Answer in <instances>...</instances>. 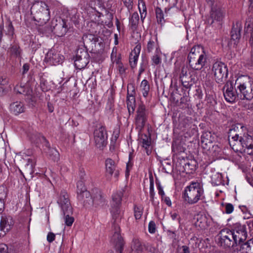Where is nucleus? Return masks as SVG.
Returning <instances> with one entry per match:
<instances>
[{
    "label": "nucleus",
    "instance_id": "nucleus-36",
    "mask_svg": "<svg viewBox=\"0 0 253 253\" xmlns=\"http://www.w3.org/2000/svg\"><path fill=\"white\" fill-rule=\"evenodd\" d=\"M140 90L144 97H146L148 96V92L150 90V86L147 80H143L141 82L140 84Z\"/></svg>",
    "mask_w": 253,
    "mask_h": 253
},
{
    "label": "nucleus",
    "instance_id": "nucleus-42",
    "mask_svg": "<svg viewBox=\"0 0 253 253\" xmlns=\"http://www.w3.org/2000/svg\"><path fill=\"white\" fill-rule=\"evenodd\" d=\"M134 213L135 218L136 219H140L143 213L142 208L141 207L134 206Z\"/></svg>",
    "mask_w": 253,
    "mask_h": 253
},
{
    "label": "nucleus",
    "instance_id": "nucleus-34",
    "mask_svg": "<svg viewBox=\"0 0 253 253\" xmlns=\"http://www.w3.org/2000/svg\"><path fill=\"white\" fill-rule=\"evenodd\" d=\"M58 36L62 37L65 35L67 32V27L65 22L62 20V23L56 25L55 27Z\"/></svg>",
    "mask_w": 253,
    "mask_h": 253
},
{
    "label": "nucleus",
    "instance_id": "nucleus-5",
    "mask_svg": "<svg viewBox=\"0 0 253 253\" xmlns=\"http://www.w3.org/2000/svg\"><path fill=\"white\" fill-rule=\"evenodd\" d=\"M211 74L213 76V79L217 83H223L226 81L228 77L227 66L221 61H215L212 65Z\"/></svg>",
    "mask_w": 253,
    "mask_h": 253
},
{
    "label": "nucleus",
    "instance_id": "nucleus-40",
    "mask_svg": "<svg viewBox=\"0 0 253 253\" xmlns=\"http://www.w3.org/2000/svg\"><path fill=\"white\" fill-rule=\"evenodd\" d=\"M139 15L137 12L133 13L129 19V23L132 26H135L139 21Z\"/></svg>",
    "mask_w": 253,
    "mask_h": 253
},
{
    "label": "nucleus",
    "instance_id": "nucleus-14",
    "mask_svg": "<svg viewBox=\"0 0 253 253\" xmlns=\"http://www.w3.org/2000/svg\"><path fill=\"white\" fill-rule=\"evenodd\" d=\"M64 60L63 55L60 54L54 50L48 51L45 55L44 61L50 65H56L60 64Z\"/></svg>",
    "mask_w": 253,
    "mask_h": 253
},
{
    "label": "nucleus",
    "instance_id": "nucleus-2",
    "mask_svg": "<svg viewBox=\"0 0 253 253\" xmlns=\"http://www.w3.org/2000/svg\"><path fill=\"white\" fill-rule=\"evenodd\" d=\"M234 86L243 99L251 100L253 98V79L249 76H241L235 80Z\"/></svg>",
    "mask_w": 253,
    "mask_h": 253
},
{
    "label": "nucleus",
    "instance_id": "nucleus-18",
    "mask_svg": "<svg viewBox=\"0 0 253 253\" xmlns=\"http://www.w3.org/2000/svg\"><path fill=\"white\" fill-rule=\"evenodd\" d=\"M104 202V198L101 191L97 188L93 189L91 190V195L90 204L95 206L102 205Z\"/></svg>",
    "mask_w": 253,
    "mask_h": 253
},
{
    "label": "nucleus",
    "instance_id": "nucleus-11",
    "mask_svg": "<svg viewBox=\"0 0 253 253\" xmlns=\"http://www.w3.org/2000/svg\"><path fill=\"white\" fill-rule=\"evenodd\" d=\"M94 141L96 147L102 149L107 143V133L104 127L100 126L94 131Z\"/></svg>",
    "mask_w": 253,
    "mask_h": 253
},
{
    "label": "nucleus",
    "instance_id": "nucleus-1",
    "mask_svg": "<svg viewBox=\"0 0 253 253\" xmlns=\"http://www.w3.org/2000/svg\"><path fill=\"white\" fill-rule=\"evenodd\" d=\"M204 197L203 184L198 182H191L185 187L182 194L184 201L189 205L195 204Z\"/></svg>",
    "mask_w": 253,
    "mask_h": 253
},
{
    "label": "nucleus",
    "instance_id": "nucleus-33",
    "mask_svg": "<svg viewBox=\"0 0 253 253\" xmlns=\"http://www.w3.org/2000/svg\"><path fill=\"white\" fill-rule=\"evenodd\" d=\"M126 104L129 112H130L131 110L133 112L134 110L135 99L133 94H129L128 91L127 92Z\"/></svg>",
    "mask_w": 253,
    "mask_h": 253
},
{
    "label": "nucleus",
    "instance_id": "nucleus-4",
    "mask_svg": "<svg viewBox=\"0 0 253 253\" xmlns=\"http://www.w3.org/2000/svg\"><path fill=\"white\" fill-rule=\"evenodd\" d=\"M57 203L65 216V223L67 226H71L74 221V219L73 217L70 216V214L72 212V209L69 200L68 195L66 192L63 191L61 192Z\"/></svg>",
    "mask_w": 253,
    "mask_h": 253
},
{
    "label": "nucleus",
    "instance_id": "nucleus-54",
    "mask_svg": "<svg viewBox=\"0 0 253 253\" xmlns=\"http://www.w3.org/2000/svg\"><path fill=\"white\" fill-rule=\"evenodd\" d=\"M55 238V235L52 232H49L47 235V241L49 243L52 242Z\"/></svg>",
    "mask_w": 253,
    "mask_h": 253
},
{
    "label": "nucleus",
    "instance_id": "nucleus-30",
    "mask_svg": "<svg viewBox=\"0 0 253 253\" xmlns=\"http://www.w3.org/2000/svg\"><path fill=\"white\" fill-rule=\"evenodd\" d=\"M14 91L17 93L22 94L26 95H28L31 94V90L27 86L23 84H18L14 87Z\"/></svg>",
    "mask_w": 253,
    "mask_h": 253
},
{
    "label": "nucleus",
    "instance_id": "nucleus-52",
    "mask_svg": "<svg viewBox=\"0 0 253 253\" xmlns=\"http://www.w3.org/2000/svg\"><path fill=\"white\" fill-rule=\"evenodd\" d=\"M239 207L244 213L248 214L249 216H248L247 217L248 218H249V216L251 215V214L250 213V211L249 210V208H248L246 206H241Z\"/></svg>",
    "mask_w": 253,
    "mask_h": 253
},
{
    "label": "nucleus",
    "instance_id": "nucleus-47",
    "mask_svg": "<svg viewBox=\"0 0 253 253\" xmlns=\"http://www.w3.org/2000/svg\"><path fill=\"white\" fill-rule=\"evenodd\" d=\"M141 46L140 44H137L133 50L131 52L130 54H133L135 55L138 56L139 55L140 51H141Z\"/></svg>",
    "mask_w": 253,
    "mask_h": 253
},
{
    "label": "nucleus",
    "instance_id": "nucleus-9",
    "mask_svg": "<svg viewBox=\"0 0 253 253\" xmlns=\"http://www.w3.org/2000/svg\"><path fill=\"white\" fill-rule=\"evenodd\" d=\"M37 6L39 7V11H37L35 17L40 24H44L50 19V16L49 7L44 2L38 3Z\"/></svg>",
    "mask_w": 253,
    "mask_h": 253
},
{
    "label": "nucleus",
    "instance_id": "nucleus-55",
    "mask_svg": "<svg viewBox=\"0 0 253 253\" xmlns=\"http://www.w3.org/2000/svg\"><path fill=\"white\" fill-rule=\"evenodd\" d=\"M157 188L158 190L159 194L162 196V199H164V197L165 196V192L163 190L162 186L160 183H157Z\"/></svg>",
    "mask_w": 253,
    "mask_h": 253
},
{
    "label": "nucleus",
    "instance_id": "nucleus-57",
    "mask_svg": "<svg viewBox=\"0 0 253 253\" xmlns=\"http://www.w3.org/2000/svg\"><path fill=\"white\" fill-rule=\"evenodd\" d=\"M170 217L173 220H177L179 222H180V216L177 213L175 212H171Z\"/></svg>",
    "mask_w": 253,
    "mask_h": 253
},
{
    "label": "nucleus",
    "instance_id": "nucleus-26",
    "mask_svg": "<svg viewBox=\"0 0 253 253\" xmlns=\"http://www.w3.org/2000/svg\"><path fill=\"white\" fill-rule=\"evenodd\" d=\"M106 172L111 175L114 173L115 177H117L119 174V170L116 169V164L114 161L111 159H107L105 162Z\"/></svg>",
    "mask_w": 253,
    "mask_h": 253
},
{
    "label": "nucleus",
    "instance_id": "nucleus-50",
    "mask_svg": "<svg viewBox=\"0 0 253 253\" xmlns=\"http://www.w3.org/2000/svg\"><path fill=\"white\" fill-rule=\"evenodd\" d=\"M11 52L15 56H18L20 55V50L18 47L16 46H13L11 48Z\"/></svg>",
    "mask_w": 253,
    "mask_h": 253
},
{
    "label": "nucleus",
    "instance_id": "nucleus-23",
    "mask_svg": "<svg viewBox=\"0 0 253 253\" xmlns=\"http://www.w3.org/2000/svg\"><path fill=\"white\" fill-rule=\"evenodd\" d=\"M242 28V24L241 21H237L233 24V28L231 32V37L232 42H234V44H236L240 38V32Z\"/></svg>",
    "mask_w": 253,
    "mask_h": 253
},
{
    "label": "nucleus",
    "instance_id": "nucleus-59",
    "mask_svg": "<svg viewBox=\"0 0 253 253\" xmlns=\"http://www.w3.org/2000/svg\"><path fill=\"white\" fill-rule=\"evenodd\" d=\"M117 68L120 74H123L125 72V68L122 63H117Z\"/></svg>",
    "mask_w": 253,
    "mask_h": 253
},
{
    "label": "nucleus",
    "instance_id": "nucleus-6",
    "mask_svg": "<svg viewBox=\"0 0 253 253\" xmlns=\"http://www.w3.org/2000/svg\"><path fill=\"white\" fill-rule=\"evenodd\" d=\"M126 187H124L120 191L114 193L112 195L111 212L112 216L116 220L122 217L123 212L120 207L121 204L122 197L125 193Z\"/></svg>",
    "mask_w": 253,
    "mask_h": 253
},
{
    "label": "nucleus",
    "instance_id": "nucleus-3",
    "mask_svg": "<svg viewBox=\"0 0 253 253\" xmlns=\"http://www.w3.org/2000/svg\"><path fill=\"white\" fill-rule=\"evenodd\" d=\"M188 58L190 66L194 70L202 69L206 61L205 53L200 46H195L191 49Z\"/></svg>",
    "mask_w": 253,
    "mask_h": 253
},
{
    "label": "nucleus",
    "instance_id": "nucleus-60",
    "mask_svg": "<svg viewBox=\"0 0 253 253\" xmlns=\"http://www.w3.org/2000/svg\"><path fill=\"white\" fill-rule=\"evenodd\" d=\"M125 5L128 8H129L132 6V0H122Z\"/></svg>",
    "mask_w": 253,
    "mask_h": 253
},
{
    "label": "nucleus",
    "instance_id": "nucleus-7",
    "mask_svg": "<svg viewBox=\"0 0 253 253\" xmlns=\"http://www.w3.org/2000/svg\"><path fill=\"white\" fill-rule=\"evenodd\" d=\"M219 243L225 248H230L236 245L231 229L224 228L219 232Z\"/></svg>",
    "mask_w": 253,
    "mask_h": 253
},
{
    "label": "nucleus",
    "instance_id": "nucleus-35",
    "mask_svg": "<svg viewBox=\"0 0 253 253\" xmlns=\"http://www.w3.org/2000/svg\"><path fill=\"white\" fill-rule=\"evenodd\" d=\"M131 248L132 250H135L138 252H142L143 246L142 245L139 239H133L131 244Z\"/></svg>",
    "mask_w": 253,
    "mask_h": 253
},
{
    "label": "nucleus",
    "instance_id": "nucleus-32",
    "mask_svg": "<svg viewBox=\"0 0 253 253\" xmlns=\"http://www.w3.org/2000/svg\"><path fill=\"white\" fill-rule=\"evenodd\" d=\"M138 7L140 13V17L143 20L147 15V8L144 0H138Z\"/></svg>",
    "mask_w": 253,
    "mask_h": 253
},
{
    "label": "nucleus",
    "instance_id": "nucleus-22",
    "mask_svg": "<svg viewBox=\"0 0 253 253\" xmlns=\"http://www.w3.org/2000/svg\"><path fill=\"white\" fill-rule=\"evenodd\" d=\"M225 13V11L220 7L212 8L211 12V23L222 21Z\"/></svg>",
    "mask_w": 253,
    "mask_h": 253
},
{
    "label": "nucleus",
    "instance_id": "nucleus-20",
    "mask_svg": "<svg viewBox=\"0 0 253 253\" xmlns=\"http://www.w3.org/2000/svg\"><path fill=\"white\" fill-rule=\"evenodd\" d=\"M237 143L241 145L243 149H245V151L246 149L247 150V152L248 154L252 153L253 151V139L251 136L248 135L244 136V137H241L239 142H237Z\"/></svg>",
    "mask_w": 253,
    "mask_h": 253
},
{
    "label": "nucleus",
    "instance_id": "nucleus-46",
    "mask_svg": "<svg viewBox=\"0 0 253 253\" xmlns=\"http://www.w3.org/2000/svg\"><path fill=\"white\" fill-rule=\"evenodd\" d=\"M144 247L147 251L152 253H156L157 252V249L152 246V245L149 243H147L146 244L144 245Z\"/></svg>",
    "mask_w": 253,
    "mask_h": 253
},
{
    "label": "nucleus",
    "instance_id": "nucleus-44",
    "mask_svg": "<svg viewBox=\"0 0 253 253\" xmlns=\"http://www.w3.org/2000/svg\"><path fill=\"white\" fill-rule=\"evenodd\" d=\"M138 57V56L130 54L129 63L132 68H134L136 66Z\"/></svg>",
    "mask_w": 253,
    "mask_h": 253
},
{
    "label": "nucleus",
    "instance_id": "nucleus-24",
    "mask_svg": "<svg viewBox=\"0 0 253 253\" xmlns=\"http://www.w3.org/2000/svg\"><path fill=\"white\" fill-rule=\"evenodd\" d=\"M25 106L24 103L21 101H16L10 104L9 110L14 115L17 116L25 111Z\"/></svg>",
    "mask_w": 253,
    "mask_h": 253
},
{
    "label": "nucleus",
    "instance_id": "nucleus-45",
    "mask_svg": "<svg viewBox=\"0 0 253 253\" xmlns=\"http://www.w3.org/2000/svg\"><path fill=\"white\" fill-rule=\"evenodd\" d=\"M185 168L187 169H190L192 170L196 169V162L195 161L191 160L185 164Z\"/></svg>",
    "mask_w": 253,
    "mask_h": 253
},
{
    "label": "nucleus",
    "instance_id": "nucleus-51",
    "mask_svg": "<svg viewBox=\"0 0 253 253\" xmlns=\"http://www.w3.org/2000/svg\"><path fill=\"white\" fill-rule=\"evenodd\" d=\"M77 192H81L84 189H86L84 184L82 181H79L77 183Z\"/></svg>",
    "mask_w": 253,
    "mask_h": 253
},
{
    "label": "nucleus",
    "instance_id": "nucleus-37",
    "mask_svg": "<svg viewBox=\"0 0 253 253\" xmlns=\"http://www.w3.org/2000/svg\"><path fill=\"white\" fill-rule=\"evenodd\" d=\"M149 195L150 197V201L153 203H154L155 193L154 191V183L153 177H150Z\"/></svg>",
    "mask_w": 253,
    "mask_h": 253
},
{
    "label": "nucleus",
    "instance_id": "nucleus-25",
    "mask_svg": "<svg viewBox=\"0 0 253 253\" xmlns=\"http://www.w3.org/2000/svg\"><path fill=\"white\" fill-rule=\"evenodd\" d=\"M245 34L247 37H250V43H253V18L249 17L247 19L245 25Z\"/></svg>",
    "mask_w": 253,
    "mask_h": 253
},
{
    "label": "nucleus",
    "instance_id": "nucleus-63",
    "mask_svg": "<svg viewBox=\"0 0 253 253\" xmlns=\"http://www.w3.org/2000/svg\"><path fill=\"white\" fill-rule=\"evenodd\" d=\"M165 202V203L169 207L171 206V202L170 198L167 196H164V199H162Z\"/></svg>",
    "mask_w": 253,
    "mask_h": 253
},
{
    "label": "nucleus",
    "instance_id": "nucleus-17",
    "mask_svg": "<svg viewBox=\"0 0 253 253\" xmlns=\"http://www.w3.org/2000/svg\"><path fill=\"white\" fill-rule=\"evenodd\" d=\"M189 244H192L193 248H200L201 251L205 253H211V246L208 245L205 241L201 242L197 237L194 236L190 239Z\"/></svg>",
    "mask_w": 253,
    "mask_h": 253
},
{
    "label": "nucleus",
    "instance_id": "nucleus-62",
    "mask_svg": "<svg viewBox=\"0 0 253 253\" xmlns=\"http://www.w3.org/2000/svg\"><path fill=\"white\" fill-rule=\"evenodd\" d=\"M29 67H30V66H29V64L25 63L23 65V67H22L23 74H25V73H26L28 72V71L29 70Z\"/></svg>",
    "mask_w": 253,
    "mask_h": 253
},
{
    "label": "nucleus",
    "instance_id": "nucleus-56",
    "mask_svg": "<svg viewBox=\"0 0 253 253\" xmlns=\"http://www.w3.org/2000/svg\"><path fill=\"white\" fill-rule=\"evenodd\" d=\"M82 40L84 42H87L88 40H93V36L91 35H84L83 36Z\"/></svg>",
    "mask_w": 253,
    "mask_h": 253
},
{
    "label": "nucleus",
    "instance_id": "nucleus-29",
    "mask_svg": "<svg viewBox=\"0 0 253 253\" xmlns=\"http://www.w3.org/2000/svg\"><path fill=\"white\" fill-rule=\"evenodd\" d=\"M77 194L78 198L80 201L90 204L91 192L90 193L86 189H84L81 192H78Z\"/></svg>",
    "mask_w": 253,
    "mask_h": 253
},
{
    "label": "nucleus",
    "instance_id": "nucleus-43",
    "mask_svg": "<svg viewBox=\"0 0 253 253\" xmlns=\"http://www.w3.org/2000/svg\"><path fill=\"white\" fill-rule=\"evenodd\" d=\"M212 183L215 185H219L222 183L221 175L219 173L215 174L212 177Z\"/></svg>",
    "mask_w": 253,
    "mask_h": 253
},
{
    "label": "nucleus",
    "instance_id": "nucleus-64",
    "mask_svg": "<svg viewBox=\"0 0 253 253\" xmlns=\"http://www.w3.org/2000/svg\"><path fill=\"white\" fill-rule=\"evenodd\" d=\"M8 34L10 35H12L13 33L14 28L11 23H10L7 27Z\"/></svg>",
    "mask_w": 253,
    "mask_h": 253
},
{
    "label": "nucleus",
    "instance_id": "nucleus-48",
    "mask_svg": "<svg viewBox=\"0 0 253 253\" xmlns=\"http://www.w3.org/2000/svg\"><path fill=\"white\" fill-rule=\"evenodd\" d=\"M148 230L149 233L153 234L156 231V224L155 223L151 221L148 225Z\"/></svg>",
    "mask_w": 253,
    "mask_h": 253
},
{
    "label": "nucleus",
    "instance_id": "nucleus-13",
    "mask_svg": "<svg viewBox=\"0 0 253 253\" xmlns=\"http://www.w3.org/2000/svg\"><path fill=\"white\" fill-rule=\"evenodd\" d=\"M180 79L184 87L190 88L195 82V79L192 76L187 67H183L180 75Z\"/></svg>",
    "mask_w": 253,
    "mask_h": 253
},
{
    "label": "nucleus",
    "instance_id": "nucleus-38",
    "mask_svg": "<svg viewBox=\"0 0 253 253\" xmlns=\"http://www.w3.org/2000/svg\"><path fill=\"white\" fill-rule=\"evenodd\" d=\"M155 12L158 22L162 24L164 21V14L162 10L159 7H157L155 9Z\"/></svg>",
    "mask_w": 253,
    "mask_h": 253
},
{
    "label": "nucleus",
    "instance_id": "nucleus-39",
    "mask_svg": "<svg viewBox=\"0 0 253 253\" xmlns=\"http://www.w3.org/2000/svg\"><path fill=\"white\" fill-rule=\"evenodd\" d=\"M162 54V52L160 50V52L159 53L155 52L154 55L152 57L151 60L153 63V64L155 65H157L160 64L161 63V55Z\"/></svg>",
    "mask_w": 253,
    "mask_h": 253
},
{
    "label": "nucleus",
    "instance_id": "nucleus-21",
    "mask_svg": "<svg viewBox=\"0 0 253 253\" xmlns=\"http://www.w3.org/2000/svg\"><path fill=\"white\" fill-rule=\"evenodd\" d=\"M215 140V136L210 131H206L201 136V144L204 149H210Z\"/></svg>",
    "mask_w": 253,
    "mask_h": 253
},
{
    "label": "nucleus",
    "instance_id": "nucleus-16",
    "mask_svg": "<svg viewBox=\"0 0 253 253\" xmlns=\"http://www.w3.org/2000/svg\"><path fill=\"white\" fill-rule=\"evenodd\" d=\"M111 242L121 253L123 249L124 240L120 234V228L118 225L114 226V233L111 237Z\"/></svg>",
    "mask_w": 253,
    "mask_h": 253
},
{
    "label": "nucleus",
    "instance_id": "nucleus-15",
    "mask_svg": "<svg viewBox=\"0 0 253 253\" xmlns=\"http://www.w3.org/2000/svg\"><path fill=\"white\" fill-rule=\"evenodd\" d=\"M146 121V115L145 107L144 105H140L137 110V115L135 118L136 128L141 131L145 126Z\"/></svg>",
    "mask_w": 253,
    "mask_h": 253
},
{
    "label": "nucleus",
    "instance_id": "nucleus-58",
    "mask_svg": "<svg viewBox=\"0 0 253 253\" xmlns=\"http://www.w3.org/2000/svg\"><path fill=\"white\" fill-rule=\"evenodd\" d=\"M246 223L250 230V232L253 234V219L247 221Z\"/></svg>",
    "mask_w": 253,
    "mask_h": 253
},
{
    "label": "nucleus",
    "instance_id": "nucleus-28",
    "mask_svg": "<svg viewBox=\"0 0 253 253\" xmlns=\"http://www.w3.org/2000/svg\"><path fill=\"white\" fill-rule=\"evenodd\" d=\"M195 225L202 229L207 228L209 225V221L205 214H199L197 215Z\"/></svg>",
    "mask_w": 253,
    "mask_h": 253
},
{
    "label": "nucleus",
    "instance_id": "nucleus-41",
    "mask_svg": "<svg viewBox=\"0 0 253 253\" xmlns=\"http://www.w3.org/2000/svg\"><path fill=\"white\" fill-rule=\"evenodd\" d=\"M222 206L224 208V212L227 214L231 213L234 211V206L230 203H222Z\"/></svg>",
    "mask_w": 253,
    "mask_h": 253
},
{
    "label": "nucleus",
    "instance_id": "nucleus-27",
    "mask_svg": "<svg viewBox=\"0 0 253 253\" xmlns=\"http://www.w3.org/2000/svg\"><path fill=\"white\" fill-rule=\"evenodd\" d=\"M147 50L148 52H152L155 50V52H160V48L156 36L151 37L150 39L147 46Z\"/></svg>",
    "mask_w": 253,
    "mask_h": 253
},
{
    "label": "nucleus",
    "instance_id": "nucleus-12",
    "mask_svg": "<svg viewBox=\"0 0 253 253\" xmlns=\"http://www.w3.org/2000/svg\"><path fill=\"white\" fill-rule=\"evenodd\" d=\"M234 84L231 81H228L223 87L224 98L227 102L231 103L235 101L238 94L236 88L234 87Z\"/></svg>",
    "mask_w": 253,
    "mask_h": 253
},
{
    "label": "nucleus",
    "instance_id": "nucleus-8",
    "mask_svg": "<svg viewBox=\"0 0 253 253\" xmlns=\"http://www.w3.org/2000/svg\"><path fill=\"white\" fill-rule=\"evenodd\" d=\"M231 230L236 245L240 244L246 240L248 234L245 225L236 223Z\"/></svg>",
    "mask_w": 253,
    "mask_h": 253
},
{
    "label": "nucleus",
    "instance_id": "nucleus-49",
    "mask_svg": "<svg viewBox=\"0 0 253 253\" xmlns=\"http://www.w3.org/2000/svg\"><path fill=\"white\" fill-rule=\"evenodd\" d=\"M178 249L180 252V253H190L189 247L186 245L178 246Z\"/></svg>",
    "mask_w": 253,
    "mask_h": 253
},
{
    "label": "nucleus",
    "instance_id": "nucleus-53",
    "mask_svg": "<svg viewBox=\"0 0 253 253\" xmlns=\"http://www.w3.org/2000/svg\"><path fill=\"white\" fill-rule=\"evenodd\" d=\"M168 235L172 239L176 240L177 239V235L176 234V231H172L170 230H168L167 231Z\"/></svg>",
    "mask_w": 253,
    "mask_h": 253
},
{
    "label": "nucleus",
    "instance_id": "nucleus-19",
    "mask_svg": "<svg viewBox=\"0 0 253 253\" xmlns=\"http://www.w3.org/2000/svg\"><path fill=\"white\" fill-rule=\"evenodd\" d=\"M13 224L14 222L11 216H2L0 220V231L5 234L11 229Z\"/></svg>",
    "mask_w": 253,
    "mask_h": 253
},
{
    "label": "nucleus",
    "instance_id": "nucleus-31",
    "mask_svg": "<svg viewBox=\"0 0 253 253\" xmlns=\"http://www.w3.org/2000/svg\"><path fill=\"white\" fill-rule=\"evenodd\" d=\"M140 141L142 143L143 147L147 150V153L149 154V148L151 144L150 138L146 134H142L140 138Z\"/></svg>",
    "mask_w": 253,
    "mask_h": 253
},
{
    "label": "nucleus",
    "instance_id": "nucleus-61",
    "mask_svg": "<svg viewBox=\"0 0 253 253\" xmlns=\"http://www.w3.org/2000/svg\"><path fill=\"white\" fill-rule=\"evenodd\" d=\"M0 253H7V248L5 245H0Z\"/></svg>",
    "mask_w": 253,
    "mask_h": 253
},
{
    "label": "nucleus",
    "instance_id": "nucleus-10",
    "mask_svg": "<svg viewBox=\"0 0 253 253\" xmlns=\"http://www.w3.org/2000/svg\"><path fill=\"white\" fill-rule=\"evenodd\" d=\"M89 57L86 50L83 48L78 49L74 60L75 67L79 70L84 68L89 62Z\"/></svg>",
    "mask_w": 253,
    "mask_h": 253
}]
</instances>
